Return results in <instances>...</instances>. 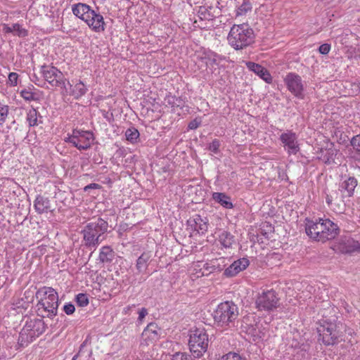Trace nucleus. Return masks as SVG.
Returning <instances> with one entry per match:
<instances>
[{
	"label": "nucleus",
	"instance_id": "1",
	"mask_svg": "<svg viewBox=\"0 0 360 360\" xmlns=\"http://www.w3.org/2000/svg\"><path fill=\"white\" fill-rule=\"evenodd\" d=\"M108 227V221L100 217L89 221L82 231L85 246L96 248L105 240Z\"/></svg>",
	"mask_w": 360,
	"mask_h": 360
},
{
	"label": "nucleus",
	"instance_id": "2",
	"mask_svg": "<svg viewBox=\"0 0 360 360\" xmlns=\"http://www.w3.org/2000/svg\"><path fill=\"white\" fill-rule=\"evenodd\" d=\"M36 297L39 299L37 305L39 315L52 317L57 314L58 296L52 288L44 287L37 290Z\"/></svg>",
	"mask_w": 360,
	"mask_h": 360
},
{
	"label": "nucleus",
	"instance_id": "3",
	"mask_svg": "<svg viewBox=\"0 0 360 360\" xmlns=\"http://www.w3.org/2000/svg\"><path fill=\"white\" fill-rule=\"evenodd\" d=\"M255 33L248 24L233 25L228 34L229 44L235 50H242L255 42Z\"/></svg>",
	"mask_w": 360,
	"mask_h": 360
},
{
	"label": "nucleus",
	"instance_id": "4",
	"mask_svg": "<svg viewBox=\"0 0 360 360\" xmlns=\"http://www.w3.org/2000/svg\"><path fill=\"white\" fill-rule=\"evenodd\" d=\"M72 11L76 17L84 20L93 31L101 32L105 30V24L103 15L91 9L89 5L82 3L73 4Z\"/></svg>",
	"mask_w": 360,
	"mask_h": 360
},
{
	"label": "nucleus",
	"instance_id": "5",
	"mask_svg": "<svg viewBox=\"0 0 360 360\" xmlns=\"http://www.w3.org/2000/svg\"><path fill=\"white\" fill-rule=\"evenodd\" d=\"M322 323L318 328L319 333V340L326 346H334L341 341L344 340L342 333L338 329L336 319L333 316L332 319H328L323 316L321 320Z\"/></svg>",
	"mask_w": 360,
	"mask_h": 360
},
{
	"label": "nucleus",
	"instance_id": "6",
	"mask_svg": "<svg viewBox=\"0 0 360 360\" xmlns=\"http://www.w3.org/2000/svg\"><path fill=\"white\" fill-rule=\"evenodd\" d=\"M46 329V324L41 319H28L18 337V344L23 347L33 342Z\"/></svg>",
	"mask_w": 360,
	"mask_h": 360
},
{
	"label": "nucleus",
	"instance_id": "7",
	"mask_svg": "<svg viewBox=\"0 0 360 360\" xmlns=\"http://www.w3.org/2000/svg\"><path fill=\"white\" fill-rule=\"evenodd\" d=\"M239 314L238 306L232 301L220 303L214 311L213 318L219 325L229 326L233 323Z\"/></svg>",
	"mask_w": 360,
	"mask_h": 360
},
{
	"label": "nucleus",
	"instance_id": "8",
	"mask_svg": "<svg viewBox=\"0 0 360 360\" xmlns=\"http://www.w3.org/2000/svg\"><path fill=\"white\" fill-rule=\"evenodd\" d=\"M41 72L45 81L44 84L46 82L51 87L62 89V94L68 95V89L66 84L70 85V83L65 78L62 72L53 66L42 65Z\"/></svg>",
	"mask_w": 360,
	"mask_h": 360
},
{
	"label": "nucleus",
	"instance_id": "9",
	"mask_svg": "<svg viewBox=\"0 0 360 360\" xmlns=\"http://www.w3.org/2000/svg\"><path fill=\"white\" fill-rule=\"evenodd\" d=\"M208 344V334L204 328H196L191 332L188 345L195 358L201 357L207 352Z\"/></svg>",
	"mask_w": 360,
	"mask_h": 360
},
{
	"label": "nucleus",
	"instance_id": "10",
	"mask_svg": "<svg viewBox=\"0 0 360 360\" xmlns=\"http://www.w3.org/2000/svg\"><path fill=\"white\" fill-rule=\"evenodd\" d=\"M94 141V134L89 131L74 129L72 134L65 139V141L72 143L79 150L89 148Z\"/></svg>",
	"mask_w": 360,
	"mask_h": 360
},
{
	"label": "nucleus",
	"instance_id": "11",
	"mask_svg": "<svg viewBox=\"0 0 360 360\" xmlns=\"http://www.w3.org/2000/svg\"><path fill=\"white\" fill-rule=\"evenodd\" d=\"M288 90L297 98H304V84L302 77L295 72H288L283 79Z\"/></svg>",
	"mask_w": 360,
	"mask_h": 360
},
{
	"label": "nucleus",
	"instance_id": "12",
	"mask_svg": "<svg viewBox=\"0 0 360 360\" xmlns=\"http://www.w3.org/2000/svg\"><path fill=\"white\" fill-rule=\"evenodd\" d=\"M279 299L274 290H267L259 295L256 300V307L259 311H272L278 307Z\"/></svg>",
	"mask_w": 360,
	"mask_h": 360
},
{
	"label": "nucleus",
	"instance_id": "13",
	"mask_svg": "<svg viewBox=\"0 0 360 360\" xmlns=\"http://www.w3.org/2000/svg\"><path fill=\"white\" fill-rule=\"evenodd\" d=\"M323 220L319 221H308L306 224L305 231L308 236L316 241H322Z\"/></svg>",
	"mask_w": 360,
	"mask_h": 360
},
{
	"label": "nucleus",
	"instance_id": "14",
	"mask_svg": "<svg viewBox=\"0 0 360 360\" xmlns=\"http://www.w3.org/2000/svg\"><path fill=\"white\" fill-rule=\"evenodd\" d=\"M187 224L200 234H204L208 229V219L200 214H195L187 221Z\"/></svg>",
	"mask_w": 360,
	"mask_h": 360
},
{
	"label": "nucleus",
	"instance_id": "15",
	"mask_svg": "<svg viewBox=\"0 0 360 360\" xmlns=\"http://www.w3.org/2000/svg\"><path fill=\"white\" fill-rule=\"evenodd\" d=\"M340 233L338 226L330 219L323 220L322 242L334 239Z\"/></svg>",
	"mask_w": 360,
	"mask_h": 360
},
{
	"label": "nucleus",
	"instance_id": "16",
	"mask_svg": "<svg viewBox=\"0 0 360 360\" xmlns=\"http://www.w3.org/2000/svg\"><path fill=\"white\" fill-rule=\"evenodd\" d=\"M281 141L288 147L289 152L295 154L299 150L297 136L292 131L283 133L280 136Z\"/></svg>",
	"mask_w": 360,
	"mask_h": 360
},
{
	"label": "nucleus",
	"instance_id": "17",
	"mask_svg": "<svg viewBox=\"0 0 360 360\" xmlns=\"http://www.w3.org/2000/svg\"><path fill=\"white\" fill-rule=\"evenodd\" d=\"M249 264L250 262L247 258L238 259L226 268L224 274L228 277L234 276L240 271L245 269Z\"/></svg>",
	"mask_w": 360,
	"mask_h": 360
},
{
	"label": "nucleus",
	"instance_id": "18",
	"mask_svg": "<svg viewBox=\"0 0 360 360\" xmlns=\"http://www.w3.org/2000/svg\"><path fill=\"white\" fill-rule=\"evenodd\" d=\"M246 65L250 70L254 72L266 83L271 84L272 82L271 75L269 71L261 65L249 61L246 63Z\"/></svg>",
	"mask_w": 360,
	"mask_h": 360
},
{
	"label": "nucleus",
	"instance_id": "19",
	"mask_svg": "<svg viewBox=\"0 0 360 360\" xmlns=\"http://www.w3.org/2000/svg\"><path fill=\"white\" fill-rule=\"evenodd\" d=\"M34 207L38 214H42L51 212V202L48 198L43 195H37L34 202Z\"/></svg>",
	"mask_w": 360,
	"mask_h": 360
},
{
	"label": "nucleus",
	"instance_id": "20",
	"mask_svg": "<svg viewBox=\"0 0 360 360\" xmlns=\"http://www.w3.org/2000/svg\"><path fill=\"white\" fill-rule=\"evenodd\" d=\"M358 184L357 179L354 176H347L340 185V191L346 192L348 197L354 195V189Z\"/></svg>",
	"mask_w": 360,
	"mask_h": 360
},
{
	"label": "nucleus",
	"instance_id": "21",
	"mask_svg": "<svg viewBox=\"0 0 360 360\" xmlns=\"http://www.w3.org/2000/svg\"><path fill=\"white\" fill-rule=\"evenodd\" d=\"M342 250L345 253L360 252V243L352 238H345L341 243Z\"/></svg>",
	"mask_w": 360,
	"mask_h": 360
},
{
	"label": "nucleus",
	"instance_id": "22",
	"mask_svg": "<svg viewBox=\"0 0 360 360\" xmlns=\"http://www.w3.org/2000/svg\"><path fill=\"white\" fill-rule=\"evenodd\" d=\"M160 328L155 323H150L142 333V336L151 341L156 340L159 337Z\"/></svg>",
	"mask_w": 360,
	"mask_h": 360
},
{
	"label": "nucleus",
	"instance_id": "23",
	"mask_svg": "<svg viewBox=\"0 0 360 360\" xmlns=\"http://www.w3.org/2000/svg\"><path fill=\"white\" fill-rule=\"evenodd\" d=\"M264 328L259 326V323L255 326L250 327L248 331H245L244 333L250 335L253 342H259L262 340L265 336Z\"/></svg>",
	"mask_w": 360,
	"mask_h": 360
},
{
	"label": "nucleus",
	"instance_id": "24",
	"mask_svg": "<svg viewBox=\"0 0 360 360\" xmlns=\"http://www.w3.org/2000/svg\"><path fill=\"white\" fill-rule=\"evenodd\" d=\"M69 86H70V90H68V94L74 96V98L76 99H79L83 96L87 91V88L81 80L76 83L72 89V86L71 84Z\"/></svg>",
	"mask_w": 360,
	"mask_h": 360
},
{
	"label": "nucleus",
	"instance_id": "25",
	"mask_svg": "<svg viewBox=\"0 0 360 360\" xmlns=\"http://www.w3.org/2000/svg\"><path fill=\"white\" fill-rule=\"evenodd\" d=\"M240 329L241 332L248 331V329L255 326L258 322L257 321L256 316L252 314H249L244 316L240 320Z\"/></svg>",
	"mask_w": 360,
	"mask_h": 360
},
{
	"label": "nucleus",
	"instance_id": "26",
	"mask_svg": "<svg viewBox=\"0 0 360 360\" xmlns=\"http://www.w3.org/2000/svg\"><path fill=\"white\" fill-rule=\"evenodd\" d=\"M150 257V252H144L139 257L136 264V268L139 273H141L147 269Z\"/></svg>",
	"mask_w": 360,
	"mask_h": 360
},
{
	"label": "nucleus",
	"instance_id": "27",
	"mask_svg": "<svg viewBox=\"0 0 360 360\" xmlns=\"http://www.w3.org/2000/svg\"><path fill=\"white\" fill-rule=\"evenodd\" d=\"M212 198L221 206L226 209H231L233 207L231 202V198L224 193H213Z\"/></svg>",
	"mask_w": 360,
	"mask_h": 360
},
{
	"label": "nucleus",
	"instance_id": "28",
	"mask_svg": "<svg viewBox=\"0 0 360 360\" xmlns=\"http://www.w3.org/2000/svg\"><path fill=\"white\" fill-rule=\"evenodd\" d=\"M219 241L221 245L226 248H230L232 247L233 244L236 243L234 236L226 231H223L220 233L219 236Z\"/></svg>",
	"mask_w": 360,
	"mask_h": 360
},
{
	"label": "nucleus",
	"instance_id": "29",
	"mask_svg": "<svg viewBox=\"0 0 360 360\" xmlns=\"http://www.w3.org/2000/svg\"><path fill=\"white\" fill-rule=\"evenodd\" d=\"M115 258V252L110 246H103L101 249L99 260L103 263H110Z\"/></svg>",
	"mask_w": 360,
	"mask_h": 360
},
{
	"label": "nucleus",
	"instance_id": "30",
	"mask_svg": "<svg viewBox=\"0 0 360 360\" xmlns=\"http://www.w3.org/2000/svg\"><path fill=\"white\" fill-rule=\"evenodd\" d=\"M337 153L335 149L330 148L321 150V156L319 157L325 164L330 165L334 162Z\"/></svg>",
	"mask_w": 360,
	"mask_h": 360
},
{
	"label": "nucleus",
	"instance_id": "31",
	"mask_svg": "<svg viewBox=\"0 0 360 360\" xmlns=\"http://www.w3.org/2000/svg\"><path fill=\"white\" fill-rule=\"evenodd\" d=\"M212 6H201L198 8V15L201 20H212L216 18V15L211 12Z\"/></svg>",
	"mask_w": 360,
	"mask_h": 360
},
{
	"label": "nucleus",
	"instance_id": "32",
	"mask_svg": "<svg viewBox=\"0 0 360 360\" xmlns=\"http://www.w3.org/2000/svg\"><path fill=\"white\" fill-rule=\"evenodd\" d=\"M10 107L0 101V126L7 120L9 115Z\"/></svg>",
	"mask_w": 360,
	"mask_h": 360
},
{
	"label": "nucleus",
	"instance_id": "33",
	"mask_svg": "<svg viewBox=\"0 0 360 360\" xmlns=\"http://www.w3.org/2000/svg\"><path fill=\"white\" fill-rule=\"evenodd\" d=\"M139 131L134 127H130L127 129L125 132V136L127 141L134 143H136L139 137Z\"/></svg>",
	"mask_w": 360,
	"mask_h": 360
},
{
	"label": "nucleus",
	"instance_id": "34",
	"mask_svg": "<svg viewBox=\"0 0 360 360\" xmlns=\"http://www.w3.org/2000/svg\"><path fill=\"white\" fill-rule=\"evenodd\" d=\"M38 112L34 108H31L27 114V121L29 123L30 127H34L38 125L37 119Z\"/></svg>",
	"mask_w": 360,
	"mask_h": 360
},
{
	"label": "nucleus",
	"instance_id": "35",
	"mask_svg": "<svg viewBox=\"0 0 360 360\" xmlns=\"http://www.w3.org/2000/svg\"><path fill=\"white\" fill-rule=\"evenodd\" d=\"M217 55L213 52L205 53V56L201 57V59L205 63L206 65H213L217 64Z\"/></svg>",
	"mask_w": 360,
	"mask_h": 360
},
{
	"label": "nucleus",
	"instance_id": "36",
	"mask_svg": "<svg viewBox=\"0 0 360 360\" xmlns=\"http://www.w3.org/2000/svg\"><path fill=\"white\" fill-rule=\"evenodd\" d=\"M13 34L20 37H26L28 34L27 31L22 28L18 23L12 25Z\"/></svg>",
	"mask_w": 360,
	"mask_h": 360
},
{
	"label": "nucleus",
	"instance_id": "37",
	"mask_svg": "<svg viewBox=\"0 0 360 360\" xmlns=\"http://www.w3.org/2000/svg\"><path fill=\"white\" fill-rule=\"evenodd\" d=\"M252 4L249 0H243L241 6L238 8L237 14L238 15H243L245 14L248 11H251Z\"/></svg>",
	"mask_w": 360,
	"mask_h": 360
},
{
	"label": "nucleus",
	"instance_id": "38",
	"mask_svg": "<svg viewBox=\"0 0 360 360\" xmlns=\"http://www.w3.org/2000/svg\"><path fill=\"white\" fill-rule=\"evenodd\" d=\"M35 94L32 92L30 88L25 89L20 91V96L26 101H36Z\"/></svg>",
	"mask_w": 360,
	"mask_h": 360
},
{
	"label": "nucleus",
	"instance_id": "39",
	"mask_svg": "<svg viewBox=\"0 0 360 360\" xmlns=\"http://www.w3.org/2000/svg\"><path fill=\"white\" fill-rule=\"evenodd\" d=\"M219 360H246V359L236 352H229Z\"/></svg>",
	"mask_w": 360,
	"mask_h": 360
},
{
	"label": "nucleus",
	"instance_id": "40",
	"mask_svg": "<svg viewBox=\"0 0 360 360\" xmlns=\"http://www.w3.org/2000/svg\"><path fill=\"white\" fill-rule=\"evenodd\" d=\"M75 301L78 306L85 307L89 304V299L86 294L79 293L76 296Z\"/></svg>",
	"mask_w": 360,
	"mask_h": 360
},
{
	"label": "nucleus",
	"instance_id": "41",
	"mask_svg": "<svg viewBox=\"0 0 360 360\" xmlns=\"http://www.w3.org/2000/svg\"><path fill=\"white\" fill-rule=\"evenodd\" d=\"M221 146V142L219 139H214L212 143L207 147V149L211 152L217 154L219 152V147Z\"/></svg>",
	"mask_w": 360,
	"mask_h": 360
},
{
	"label": "nucleus",
	"instance_id": "42",
	"mask_svg": "<svg viewBox=\"0 0 360 360\" xmlns=\"http://www.w3.org/2000/svg\"><path fill=\"white\" fill-rule=\"evenodd\" d=\"M350 143L356 152L360 153V134L353 136Z\"/></svg>",
	"mask_w": 360,
	"mask_h": 360
},
{
	"label": "nucleus",
	"instance_id": "43",
	"mask_svg": "<svg viewBox=\"0 0 360 360\" xmlns=\"http://www.w3.org/2000/svg\"><path fill=\"white\" fill-rule=\"evenodd\" d=\"M190 355L185 352H176L172 355V360H189Z\"/></svg>",
	"mask_w": 360,
	"mask_h": 360
},
{
	"label": "nucleus",
	"instance_id": "44",
	"mask_svg": "<svg viewBox=\"0 0 360 360\" xmlns=\"http://www.w3.org/2000/svg\"><path fill=\"white\" fill-rule=\"evenodd\" d=\"M18 75L15 72H11L8 75V84L10 86H15L18 84Z\"/></svg>",
	"mask_w": 360,
	"mask_h": 360
},
{
	"label": "nucleus",
	"instance_id": "45",
	"mask_svg": "<svg viewBox=\"0 0 360 360\" xmlns=\"http://www.w3.org/2000/svg\"><path fill=\"white\" fill-rule=\"evenodd\" d=\"M172 104V106L179 107L182 108L184 106L185 101L181 98H173V101L169 102Z\"/></svg>",
	"mask_w": 360,
	"mask_h": 360
},
{
	"label": "nucleus",
	"instance_id": "46",
	"mask_svg": "<svg viewBox=\"0 0 360 360\" xmlns=\"http://www.w3.org/2000/svg\"><path fill=\"white\" fill-rule=\"evenodd\" d=\"M63 310L65 313L68 315L72 314L75 311V306L71 303H68L64 305Z\"/></svg>",
	"mask_w": 360,
	"mask_h": 360
},
{
	"label": "nucleus",
	"instance_id": "47",
	"mask_svg": "<svg viewBox=\"0 0 360 360\" xmlns=\"http://www.w3.org/2000/svg\"><path fill=\"white\" fill-rule=\"evenodd\" d=\"M330 50V45L329 44H323L319 48V51L323 55L328 54Z\"/></svg>",
	"mask_w": 360,
	"mask_h": 360
},
{
	"label": "nucleus",
	"instance_id": "48",
	"mask_svg": "<svg viewBox=\"0 0 360 360\" xmlns=\"http://www.w3.org/2000/svg\"><path fill=\"white\" fill-rule=\"evenodd\" d=\"M200 121L197 119H194L189 122L188 127L190 129H195L200 125Z\"/></svg>",
	"mask_w": 360,
	"mask_h": 360
},
{
	"label": "nucleus",
	"instance_id": "49",
	"mask_svg": "<svg viewBox=\"0 0 360 360\" xmlns=\"http://www.w3.org/2000/svg\"><path fill=\"white\" fill-rule=\"evenodd\" d=\"M147 314H148V310L146 308H141L140 309V311H139L138 321L139 322H141Z\"/></svg>",
	"mask_w": 360,
	"mask_h": 360
},
{
	"label": "nucleus",
	"instance_id": "50",
	"mask_svg": "<svg viewBox=\"0 0 360 360\" xmlns=\"http://www.w3.org/2000/svg\"><path fill=\"white\" fill-rule=\"evenodd\" d=\"M101 188V186L99 184H96V183H91V184H88L87 186H86L84 188V191L87 192L90 189H98V188Z\"/></svg>",
	"mask_w": 360,
	"mask_h": 360
},
{
	"label": "nucleus",
	"instance_id": "51",
	"mask_svg": "<svg viewBox=\"0 0 360 360\" xmlns=\"http://www.w3.org/2000/svg\"><path fill=\"white\" fill-rule=\"evenodd\" d=\"M84 347H85V342H84L81 345L79 352L72 357V360H76V359L77 357L81 356L82 355V354H83V349H84Z\"/></svg>",
	"mask_w": 360,
	"mask_h": 360
},
{
	"label": "nucleus",
	"instance_id": "52",
	"mask_svg": "<svg viewBox=\"0 0 360 360\" xmlns=\"http://www.w3.org/2000/svg\"><path fill=\"white\" fill-rule=\"evenodd\" d=\"M3 30L6 33H13L12 25L9 26L8 25H4Z\"/></svg>",
	"mask_w": 360,
	"mask_h": 360
},
{
	"label": "nucleus",
	"instance_id": "53",
	"mask_svg": "<svg viewBox=\"0 0 360 360\" xmlns=\"http://www.w3.org/2000/svg\"><path fill=\"white\" fill-rule=\"evenodd\" d=\"M326 201L330 205L332 203V197L328 195L326 198Z\"/></svg>",
	"mask_w": 360,
	"mask_h": 360
},
{
	"label": "nucleus",
	"instance_id": "54",
	"mask_svg": "<svg viewBox=\"0 0 360 360\" xmlns=\"http://www.w3.org/2000/svg\"><path fill=\"white\" fill-rule=\"evenodd\" d=\"M34 77H35V80H34V83H35L37 85H38V86H42V87H44V84H40L39 83H37V80H38V78H37V77L35 75H34Z\"/></svg>",
	"mask_w": 360,
	"mask_h": 360
},
{
	"label": "nucleus",
	"instance_id": "55",
	"mask_svg": "<svg viewBox=\"0 0 360 360\" xmlns=\"http://www.w3.org/2000/svg\"><path fill=\"white\" fill-rule=\"evenodd\" d=\"M104 117H105V118H106L108 121H110V117H109V116H108V112H105L104 113Z\"/></svg>",
	"mask_w": 360,
	"mask_h": 360
}]
</instances>
